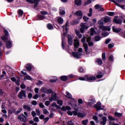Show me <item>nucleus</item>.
Masks as SVG:
<instances>
[{
	"label": "nucleus",
	"instance_id": "1",
	"mask_svg": "<svg viewBox=\"0 0 125 125\" xmlns=\"http://www.w3.org/2000/svg\"><path fill=\"white\" fill-rule=\"evenodd\" d=\"M41 90L42 92L43 93H45L46 94H52L51 97H50L49 99L50 102H52V101H56L57 99H59V97H57V94L55 93L53 94V90L52 89H48L46 87H43L41 88Z\"/></svg>",
	"mask_w": 125,
	"mask_h": 125
},
{
	"label": "nucleus",
	"instance_id": "2",
	"mask_svg": "<svg viewBox=\"0 0 125 125\" xmlns=\"http://www.w3.org/2000/svg\"><path fill=\"white\" fill-rule=\"evenodd\" d=\"M79 80L80 81H85V82H92V81H96V77L86 75L84 77H79Z\"/></svg>",
	"mask_w": 125,
	"mask_h": 125
},
{
	"label": "nucleus",
	"instance_id": "3",
	"mask_svg": "<svg viewBox=\"0 0 125 125\" xmlns=\"http://www.w3.org/2000/svg\"><path fill=\"white\" fill-rule=\"evenodd\" d=\"M18 97L19 99H26L27 98V94H26V90H21L18 94Z\"/></svg>",
	"mask_w": 125,
	"mask_h": 125
},
{
	"label": "nucleus",
	"instance_id": "4",
	"mask_svg": "<svg viewBox=\"0 0 125 125\" xmlns=\"http://www.w3.org/2000/svg\"><path fill=\"white\" fill-rule=\"evenodd\" d=\"M113 22L115 24H117L118 25H122L123 23V21L121 19H119V16H116L114 17L113 20Z\"/></svg>",
	"mask_w": 125,
	"mask_h": 125
},
{
	"label": "nucleus",
	"instance_id": "5",
	"mask_svg": "<svg viewBox=\"0 0 125 125\" xmlns=\"http://www.w3.org/2000/svg\"><path fill=\"white\" fill-rule=\"evenodd\" d=\"M82 42L84 43L83 44V46L84 47V49L86 52H87L88 51V46L87 45V43H84L85 42V37L84 36L83 37V38L81 39Z\"/></svg>",
	"mask_w": 125,
	"mask_h": 125
},
{
	"label": "nucleus",
	"instance_id": "6",
	"mask_svg": "<svg viewBox=\"0 0 125 125\" xmlns=\"http://www.w3.org/2000/svg\"><path fill=\"white\" fill-rule=\"evenodd\" d=\"M18 119L21 121V122H22L23 123H26V122H27V117H26L24 114L18 115Z\"/></svg>",
	"mask_w": 125,
	"mask_h": 125
},
{
	"label": "nucleus",
	"instance_id": "7",
	"mask_svg": "<svg viewBox=\"0 0 125 125\" xmlns=\"http://www.w3.org/2000/svg\"><path fill=\"white\" fill-rule=\"evenodd\" d=\"M102 105V104H101V102L99 101L96 104H94V108H95V109H96L97 111H100L102 109H103V108H101Z\"/></svg>",
	"mask_w": 125,
	"mask_h": 125
},
{
	"label": "nucleus",
	"instance_id": "8",
	"mask_svg": "<svg viewBox=\"0 0 125 125\" xmlns=\"http://www.w3.org/2000/svg\"><path fill=\"white\" fill-rule=\"evenodd\" d=\"M88 27L87 26L85 25L84 23H82L81 24V28H80V32L82 34L84 33V30H87Z\"/></svg>",
	"mask_w": 125,
	"mask_h": 125
},
{
	"label": "nucleus",
	"instance_id": "9",
	"mask_svg": "<svg viewBox=\"0 0 125 125\" xmlns=\"http://www.w3.org/2000/svg\"><path fill=\"white\" fill-rule=\"evenodd\" d=\"M65 94H66V95L65 96V97L68 98V99H72V100L73 101L74 103H77V100H76V99H75V98H72V95H71V94H70V93L68 91H66L65 92Z\"/></svg>",
	"mask_w": 125,
	"mask_h": 125
},
{
	"label": "nucleus",
	"instance_id": "10",
	"mask_svg": "<svg viewBox=\"0 0 125 125\" xmlns=\"http://www.w3.org/2000/svg\"><path fill=\"white\" fill-rule=\"evenodd\" d=\"M82 56V53H80L78 52H72V56L74 58H77V59H80L81 57L80 56Z\"/></svg>",
	"mask_w": 125,
	"mask_h": 125
},
{
	"label": "nucleus",
	"instance_id": "11",
	"mask_svg": "<svg viewBox=\"0 0 125 125\" xmlns=\"http://www.w3.org/2000/svg\"><path fill=\"white\" fill-rule=\"evenodd\" d=\"M68 43L69 45H73V38L70 34L67 35Z\"/></svg>",
	"mask_w": 125,
	"mask_h": 125
},
{
	"label": "nucleus",
	"instance_id": "12",
	"mask_svg": "<svg viewBox=\"0 0 125 125\" xmlns=\"http://www.w3.org/2000/svg\"><path fill=\"white\" fill-rule=\"evenodd\" d=\"M83 12H82L81 10L76 11L74 13V15L78 16V17H79V19H82V18H83Z\"/></svg>",
	"mask_w": 125,
	"mask_h": 125
},
{
	"label": "nucleus",
	"instance_id": "13",
	"mask_svg": "<svg viewBox=\"0 0 125 125\" xmlns=\"http://www.w3.org/2000/svg\"><path fill=\"white\" fill-rule=\"evenodd\" d=\"M74 48H79L80 46V41L78 39H75L73 43Z\"/></svg>",
	"mask_w": 125,
	"mask_h": 125
},
{
	"label": "nucleus",
	"instance_id": "14",
	"mask_svg": "<svg viewBox=\"0 0 125 125\" xmlns=\"http://www.w3.org/2000/svg\"><path fill=\"white\" fill-rule=\"evenodd\" d=\"M95 9H99V11H104V8L100 4H97L95 5Z\"/></svg>",
	"mask_w": 125,
	"mask_h": 125
},
{
	"label": "nucleus",
	"instance_id": "15",
	"mask_svg": "<svg viewBox=\"0 0 125 125\" xmlns=\"http://www.w3.org/2000/svg\"><path fill=\"white\" fill-rule=\"evenodd\" d=\"M112 31L114 32V33H119L121 31H122V28H117V27H115V26H112Z\"/></svg>",
	"mask_w": 125,
	"mask_h": 125
},
{
	"label": "nucleus",
	"instance_id": "16",
	"mask_svg": "<svg viewBox=\"0 0 125 125\" xmlns=\"http://www.w3.org/2000/svg\"><path fill=\"white\" fill-rule=\"evenodd\" d=\"M102 120V121L100 122V124L103 125H106V123H107V117L106 116L103 117Z\"/></svg>",
	"mask_w": 125,
	"mask_h": 125
},
{
	"label": "nucleus",
	"instance_id": "17",
	"mask_svg": "<svg viewBox=\"0 0 125 125\" xmlns=\"http://www.w3.org/2000/svg\"><path fill=\"white\" fill-rule=\"evenodd\" d=\"M6 44V47H7L9 49L11 48L12 47V42L10 40L7 41Z\"/></svg>",
	"mask_w": 125,
	"mask_h": 125
},
{
	"label": "nucleus",
	"instance_id": "18",
	"mask_svg": "<svg viewBox=\"0 0 125 125\" xmlns=\"http://www.w3.org/2000/svg\"><path fill=\"white\" fill-rule=\"evenodd\" d=\"M104 74L101 71L98 72V75L96 76V79H101L103 78Z\"/></svg>",
	"mask_w": 125,
	"mask_h": 125
},
{
	"label": "nucleus",
	"instance_id": "19",
	"mask_svg": "<svg viewBox=\"0 0 125 125\" xmlns=\"http://www.w3.org/2000/svg\"><path fill=\"white\" fill-rule=\"evenodd\" d=\"M60 79L62 81V82H67V81L68 80V76L63 75L60 77Z\"/></svg>",
	"mask_w": 125,
	"mask_h": 125
},
{
	"label": "nucleus",
	"instance_id": "20",
	"mask_svg": "<svg viewBox=\"0 0 125 125\" xmlns=\"http://www.w3.org/2000/svg\"><path fill=\"white\" fill-rule=\"evenodd\" d=\"M75 4L77 6L82 5V0H75Z\"/></svg>",
	"mask_w": 125,
	"mask_h": 125
},
{
	"label": "nucleus",
	"instance_id": "21",
	"mask_svg": "<svg viewBox=\"0 0 125 125\" xmlns=\"http://www.w3.org/2000/svg\"><path fill=\"white\" fill-rule=\"evenodd\" d=\"M94 34H96V31H95V29H94V28H90V35L92 37H93L94 36Z\"/></svg>",
	"mask_w": 125,
	"mask_h": 125
},
{
	"label": "nucleus",
	"instance_id": "22",
	"mask_svg": "<svg viewBox=\"0 0 125 125\" xmlns=\"http://www.w3.org/2000/svg\"><path fill=\"white\" fill-rule=\"evenodd\" d=\"M45 19V17L44 16H42L41 15H38L37 17V20H43Z\"/></svg>",
	"mask_w": 125,
	"mask_h": 125
},
{
	"label": "nucleus",
	"instance_id": "23",
	"mask_svg": "<svg viewBox=\"0 0 125 125\" xmlns=\"http://www.w3.org/2000/svg\"><path fill=\"white\" fill-rule=\"evenodd\" d=\"M25 68L29 72H31L32 71V65L30 64H26Z\"/></svg>",
	"mask_w": 125,
	"mask_h": 125
},
{
	"label": "nucleus",
	"instance_id": "24",
	"mask_svg": "<svg viewBox=\"0 0 125 125\" xmlns=\"http://www.w3.org/2000/svg\"><path fill=\"white\" fill-rule=\"evenodd\" d=\"M58 22L60 25H62L64 23V20L62 17H59L58 19Z\"/></svg>",
	"mask_w": 125,
	"mask_h": 125
},
{
	"label": "nucleus",
	"instance_id": "25",
	"mask_svg": "<svg viewBox=\"0 0 125 125\" xmlns=\"http://www.w3.org/2000/svg\"><path fill=\"white\" fill-rule=\"evenodd\" d=\"M23 108L25 109V110H27L29 112L31 111V107L28 105H24Z\"/></svg>",
	"mask_w": 125,
	"mask_h": 125
},
{
	"label": "nucleus",
	"instance_id": "26",
	"mask_svg": "<svg viewBox=\"0 0 125 125\" xmlns=\"http://www.w3.org/2000/svg\"><path fill=\"white\" fill-rule=\"evenodd\" d=\"M71 25H77V24H79V21L77 20H75L74 21H72L70 22Z\"/></svg>",
	"mask_w": 125,
	"mask_h": 125
},
{
	"label": "nucleus",
	"instance_id": "27",
	"mask_svg": "<svg viewBox=\"0 0 125 125\" xmlns=\"http://www.w3.org/2000/svg\"><path fill=\"white\" fill-rule=\"evenodd\" d=\"M47 28L48 30H53V25L51 23H48L47 24Z\"/></svg>",
	"mask_w": 125,
	"mask_h": 125
},
{
	"label": "nucleus",
	"instance_id": "28",
	"mask_svg": "<svg viewBox=\"0 0 125 125\" xmlns=\"http://www.w3.org/2000/svg\"><path fill=\"white\" fill-rule=\"evenodd\" d=\"M23 10H22L21 9H19L18 11V14L19 16H20L21 17H22V15H23Z\"/></svg>",
	"mask_w": 125,
	"mask_h": 125
},
{
	"label": "nucleus",
	"instance_id": "29",
	"mask_svg": "<svg viewBox=\"0 0 125 125\" xmlns=\"http://www.w3.org/2000/svg\"><path fill=\"white\" fill-rule=\"evenodd\" d=\"M110 21H111V19H110V18H109V17L105 18L104 19V23H108V22H110Z\"/></svg>",
	"mask_w": 125,
	"mask_h": 125
},
{
	"label": "nucleus",
	"instance_id": "30",
	"mask_svg": "<svg viewBox=\"0 0 125 125\" xmlns=\"http://www.w3.org/2000/svg\"><path fill=\"white\" fill-rule=\"evenodd\" d=\"M62 49L65 50V44H64V39L62 37Z\"/></svg>",
	"mask_w": 125,
	"mask_h": 125
},
{
	"label": "nucleus",
	"instance_id": "31",
	"mask_svg": "<svg viewBox=\"0 0 125 125\" xmlns=\"http://www.w3.org/2000/svg\"><path fill=\"white\" fill-rule=\"evenodd\" d=\"M101 40V37L99 35L95 36V42H99Z\"/></svg>",
	"mask_w": 125,
	"mask_h": 125
},
{
	"label": "nucleus",
	"instance_id": "32",
	"mask_svg": "<svg viewBox=\"0 0 125 125\" xmlns=\"http://www.w3.org/2000/svg\"><path fill=\"white\" fill-rule=\"evenodd\" d=\"M74 110L75 111H72L73 115L74 116H78V112L79 110L77 108H75L74 109Z\"/></svg>",
	"mask_w": 125,
	"mask_h": 125
},
{
	"label": "nucleus",
	"instance_id": "33",
	"mask_svg": "<svg viewBox=\"0 0 125 125\" xmlns=\"http://www.w3.org/2000/svg\"><path fill=\"white\" fill-rule=\"evenodd\" d=\"M92 2V0H88L86 2H84V5L86 6V5H88V4H90Z\"/></svg>",
	"mask_w": 125,
	"mask_h": 125
},
{
	"label": "nucleus",
	"instance_id": "34",
	"mask_svg": "<svg viewBox=\"0 0 125 125\" xmlns=\"http://www.w3.org/2000/svg\"><path fill=\"white\" fill-rule=\"evenodd\" d=\"M57 101V104H58L60 106H62L63 105V101L62 100H58Z\"/></svg>",
	"mask_w": 125,
	"mask_h": 125
},
{
	"label": "nucleus",
	"instance_id": "35",
	"mask_svg": "<svg viewBox=\"0 0 125 125\" xmlns=\"http://www.w3.org/2000/svg\"><path fill=\"white\" fill-rule=\"evenodd\" d=\"M67 80H72V79H74L75 78V75L70 74L69 75H67Z\"/></svg>",
	"mask_w": 125,
	"mask_h": 125
},
{
	"label": "nucleus",
	"instance_id": "36",
	"mask_svg": "<svg viewBox=\"0 0 125 125\" xmlns=\"http://www.w3.org/2000/svg\"><path fill=\"white\" fill-rule=\"evenodd\" d=\"M119 36H120V37H122V38H124V39H125V34L124 33V31H120L119 33Z\"/></svg>",
	"mask_w": 125,
	"mask_h": 125
},
{
	"label": "nucleus",
	"instance_id": "37",
	"mask_svg": "<svg viewBox=\"0 0 125 125\" xmlns=\"http://www.w3.org/2000/svg\"><path fill=\"white\" fill-rule=\"evenodd\" d=\"M117 6H118V7H120V8H122V9H125V5H121L120 4H119L118 3H117V4H116Z\"/></svg>",
	"mask_w": 125,
	"mask_h": 125
},
{
	"label": "nucleus",
	"instance_id": "38",
	"mask_svg": "<svg viewBox=\"0 0 125 125\" xmlns=\"http://www.w3.org/2000/svg\"><path fill=\"white\" fill-rule=\"evenodd\" d=\"M92 11H93L92 8H90L89 9V13L88 14V16L89 17H91L92 16Z\"/></svg>",
	"mask_w": 125,
	"mask_h": 125
},
{
	"label": "nucleus",
	"instance_id": "39",
	"mask_svg": "<svg viewBox=\"0 0 125 125\" xmlns=\"http://www.w3.org/2000/svg\"><path fill=\"white\" fill-rule=\"evenodd\" d=\"M102 57L104 61H105V60H106V53L105 52L102 53Z\"/></svg>",
	"mask_w": 125,
	"mask_h": 125
},
{
	"label": "nucleus",
	"instance_id": "40",
	"mask_svg": "<svg viewBox=\"0 0 125 125\" xmlns=\"http://www.w3.org/2000/svg\"><path fill=\"white\" fill-rule=\"evenodd\" d=\"M78 70L80 73H84V72H85L84 69H83V68L82 67H79Z\"/></svg>",
	"mask_w": 125,
	"mask_h": 125
},
{
	"label": "nucleus",
	"instance_id": "41",
	"mask_svg": "<svg viewBox=\"0 0 125 125\" xmlns=\"http://www.w3.org/2000/svg\"><path fill=\"white\" fill-rule=\"evenodd\" d=\"M82 124L83 125H87V124H88V120L86 119L85 120L82 121Z\"/></svg>",
	"mask_w": 125,
	"mask_h": 125
},
{
	"label": "nucleus",
	"instance_id": "42",
	"mask_svg": "<svg viewBox=\"0 0 125 125\" xmlns=\"http://www.w3.org/2000/svg\"><path fill=\"white\" fill-rule=\"evenodd\" d=\"M114 115L115 117H122V116H123V114L122 113H118V112H115Z\"/></svg>",
	"mask_w": 125,
	"mask_h": 125
},
{
	"label": "nucleus",
	"instance_id": "43",
	"mask_svg": "<svg viewBox=\"0 0 125 125\" xmlns=\"http://www.w3.org/2000/svg\"><path fill=\"white\" fill-rule=\"evenodd\" d=\"M77 116L78 118H83V114L82 112H78Z\"/></svg>",
	"mask_w": 125,
	"mask_h": 125
},
{
	"label": "nucleus",
	"instance_id": "44",
	"mask_svg": "<svg viewBox=\"0 0 125 125\" xmlns=\"http://www.w3.org/2000/svg\"><path fill=\"white\" fill-rule=\"evenodd\" d=\"M75 123L73 122V120H70V121H68L67 125H74Z\"/></svg>",
	"mask_w": 125,
	"mask_h": 125
},
{
	"label": "nucleus",
	"instance_id": "45",
	"mask_svg": "<svg viewBox=\"0 0 125 125\" xmlns=\"http://www.w3.org/2000/svg\"><path fill=\"white\" fill-rule=\"evenodd\" d=\"M97 62H98V65H102V60H101V59H98L97 60Z\"/></svg>",
	"mask_w": 125,
	"mask_h": 125
},
{
	"label": "nucleus",
	"instance_id": "46",
	"mask_svg": "<svg viewBox=\"0 0 125 125\" xmlns=\"http://www.w3.org/2000/svg\"><path fill=\"white\" fill-rule=\"evenodd\" d=\"M107 15L109 16H114L115 15V12H108Z\"/></svg>",
	"mask_w": 125,
	"mask_h": 125
},
{
	"label": "nucleus",
	"instance_id": "47",
	"mask_svg": "<svg viewBox=\"0 0 125 125\" xmlns=\"http://www.w3.org/2000/svg\"><path fill=\"white\" fill-rule=\"evenodd\" d=\"M22 111V108H20L18 109V110H17L15 113V115H18V114H20V113H21V111Z\"/></svg>",
	"mask_w": 125,
	"mask_h": 125
},
{
	"label": "nucleus",
	"instance_id": "48",
	"mask_svg": "<svg viewBox=\"0 0 125 125\" xmlns=\"http://www.w3.org/2000/svg\"><path fill=\"white\" fill-rule=\"evenodd\" d=\"M32 78L30 76L26 75L24 77V80L26 81V80H31Z\"/></svg>",
	"mask_w": 125,
	"mask_h": 125
},
{
	"label": "nucleus",
	"instance_id": "49",
	"mask_svg": "<svg viewBox=\"0 0 125 125\" xmlns=\"http://www.w3.org/2000/svg\"><path fill=\"white\" fill-rule=\"evenodd\" d=\"M83 99H79L78 100V106H80L81 104H83Z\"/></svg>",
	"mask_w": 125,
	"mask_h": 125
},
{
	"label": "nucleus",
	"instance_id": "50",
	"mask_svg": "<svg viewBox=\"0 0 125 125\" xmlns=\"http://www.w3.org/2000/svg\"><path fill=\"white\" fill-rule=\"evenodd\" d=\"M108 35H109V34H108V33H106V32L102 33V36L103 37H104V38L108 36Z\"/></svg>",
	"mask_w": 125,
	"mask_h": 125
},
{
	"label": "nucleus",
	"instance_id": "51",
	"mask_svg": "<svg viewBox=\"0 0 125 125\" xmlns=\"http://www.w3.org/2000/svg\"><path fill=\"white\" fill-rule=\"evenodd\" d=\"M108 120H109L110 121H116V119H115L114 117H112V116H109L108 117Z\"/></svg>",
	"mask_w": 125,
	"mask_h": 125
},
{
	"label": "nucleus",
	"instance_id": "52",
	"mask_svg": "<svg viewBox=\"0 0 125 125\" xmlns=\"http://www.w3.org/2000/svg\"><path fill=\"white\" fill-rule=\"evenodd\" d=\"M7 36H2L1 37V40H2V41H4V42H6V40H7V37H6Z\"/></svg>",
	"mask_w": 125,
	"mask_h": 125
},
{
	"label": "nucleus",
	"instance_id": "53",
	"mask_svg": "<svg viewBox=\"0 0 125 125\" xmlns=\"http://www.w3.org/2000/svg\"><path fill=\"white\" fill-rule=\"evenodd\" d=\"M110 42H111V39L110 38H108L105 41V44H108V43H109Z\"/></svg>",
	"mask_w": 125,
	"mask_h": 125
},
{
	"label": "nucleus",
	"instance_id": "54",
	"mask_svg": "<svg viewBox=\"0 0 125 125\" xmlns=\"http://www.w3.org/2000/svg\"><path fill=\"white\" fill-rule=\"evenodd\" d=\"M33 121H34V122H36V123H39V122H40V120L39 119V117H35L34 118Z\"/></svg>",
	"mask_w": 125,
	"mask_h": 125
},
{
	"label": "nucleus",
	"instance_id": "55",
	"mask_svg": "<svg viewBox=\"0 0 125 125\" xmlns=\"http://www.w3.org/2000/svg\"><path fill=\"white\" fill-rule=\"evenodd\" d=\"M109 59L110 61L113 62L114 61V56H113V55H111L109 57Z\"/></svg>",
	"mask_w": 125,
	"mask_h": 125
},
{
	"label": "nucleus",
	"instance_id": "56",
	"mask_svg": "<svg viewBox=\"0 0 125 125\" xmlns=\"http://www.w3.org/2000/svg\"><path fill=\"white\" fill-rule=\"evenodd\" d=\"M113 47H114V44L109 43V44L108 45V48L109 49H111V48H113Z\"/></svg>",
	"mask_w": 125,
	"mask_h": 125
},
{
	"label": "nucleus",
	"instance_id": "57",
	"mask_svg": "<svg viewBox=\"0 0 125 125\" xmlns=\"http://www.w3.org/2000/svg\"><path fill=\"white\" fill-rule=\"evenodd\" d=\"M88 45L89 47H91V46H93V45H94V43H93V42H88Z\"/></svg>",
	"mask_w": 125,
	"mask_h": 125
},
{
	"label": "nucleus",
	"instance_id": "58",
	"mask_svg": "<svg viewBox=\"0 0 125 125\" xmlns=\"http://www.w3.org/2000/svg\"><path fill=\"white\" fill-rule=\"evenodd\" d=\"M93 120H94L95 122H97V121H98V117H97L96 115H94L93 116Z\"/></svg>",
	"mask_w": 125,
	"mask_h": 125
},
{
	"label": "nucleus",
	"instance_id": "59",
	"mask_svg": "<svg viewBox=\"0 0 125 125\" xmlns=\"http://www.w3.org/2000/svg\"><path fill=\"white\" fill-rule=\"evenodd\" d=\"M116 1L119 2V3H122V2L125 3V0H116Z\"/></svg>",
	"mask_w": 125,
	"mask_h": 125
},
{
	"label": "nucleus",
	"instance_id": "60",
	"mask_svg": "<svg viewBox=\"0 0 125 125\" xmlns=\"http://www.w3.org/2000/svg\"><path fill=\"white\" fill-rule=\"evenodd\" d=\"M31 115H32L33 118H35V117L36 116H37V113H36V112L33 111H32V112H31Z\"/></svg>",
	"mask_w": 125,
	"mask_h": 125
},
{
	"label": "nucleus",
	"instance_id": "61",
	"mask_svg": "<svg viewBox=\"0 0 125 125\" xmlns=\"http://www.w3.org/2000/svg\"><path fill=\"white\" fill-rule=\"evenodd\" d=\"M32 97H33V94H32V93H28V99H31V98H32Z\"/></svg>",
	"mask_w": 125,
	"mask_h": 125
},
{
	"label": "nucleus",
	"instance_id": "62",
	"mask_svg": "<svg viewBox=\"0 0 125 125\" xmlns=\"http://www.w3.org/2000/svg\"><path fill=\"white\" fill-rule=\"evenodd\" d=\"M50 104V102L49 101H47L45 102V106H48Z\"/></svg>",
	"mask_w": 125,
	"mask_h": 125
},
{
	"label": "nucleus",
	"instance_id": "63",
	"mask_svg": "<svg viewBox=\"0 0 125 125\" xmlns=\"http://www.w3.org/2000/svg\"><path fill=\"white\" fill-rule=\"evenodd\" d=\"M39 95L36 94L33 97V99L37 100V99H38V98H39Z\"/></svg>",
	"mask_w": 125,
	"mask_h": 125
},
{
	"label": "nucleus",
	"instance_id": "64",
	"mask_svg": "<svg viewBox=\"0 0 125 125\" xmlns=\"http://www.w3.org/2000/svg\"><path fill=\"white\" fill-rule=\"evenodd\" d=\"M67 114L68 115V116H73V111H68L67 112Z\"/></svg>",
	"mask_w": 125,
	"mask_h": 125
}]
</instances>
